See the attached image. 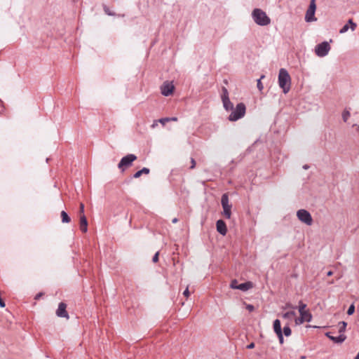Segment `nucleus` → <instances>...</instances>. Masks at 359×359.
Segmentation results:
<instances>
[{"label":"nucleus","instance_id":"11","mask_svg":"<svg viewBox=\"0 0 359 359\" xmlns=\"http://www.w3.org/2000/svg\"><path fill=\"white\" fill-rule=\"evenodd\" d=\"M216 227H217V231L220 234H222V236H225L226 234L227 228H226V223L223 220H222V219L217 220L216 222Z\"/></svg>","mask_w":359,"mask_h":359},{"label":"nucleus","instance_id":"13","mask_svg":"<svg viewBox=\"0 0 359 359\" xmlns=\"http://www.w3.org/2000/svg\"><path fill=\"white\" fill-rule=\"evenodd\" d=\"M88 222L86 216L82 215L80 216V229L82 232L86 233L88 230Z\"/></svg>","mask_w":359,"mask_h":359},{"label":"nucleus","instance_id":"5","mask_svg":"<svg viewBox=\"0 0 359 359\" xmlns=\"http://www.w3.org/2000/svg\"><path fill=\"white\" fill-rule=\"evenodd\" d=\"M330 46L328 42L323 41L315 47V53L318 57H323L326 56L330 50Z\"/></svg>","mask_w":359,"mask_h":359},{"label":"nucleus","instance_id":"32","mask_svg":"<svg viewBox=\"0 0 359 359\" xmlns=\"http://www.w3.org/2000/svg\"><path fill=\"white\" fill-rule=\"evenodd\" d=\"M355 311V306L353 304H351L348 309V311H347V314L351 316L352 315Z\"/></svg>","mask_w":359,"mask_h":359},{"label":"nucleus","instance_id":"26","mask_svg":"<svg viewBox=\"0 0 359 359\" xmlns=\"http://www.w3.org/2000/svg\"><path fill=\"white\" fill-rule=\"evenodd\" d=\"M264 75H262V76L260 77V79H259L257 80V88H258V89H259V91H262V90H263V88H264L263 84H262V81H261V80H262V79H264Z\"/></svg>","mask_w":359,"mask_h":359},{"label":"nucleus","instance_id":"23","mask_svg":"<svg viewBox=\"0 0 359 359\" xmlns=\"http://www.w3.org/2000/svg\"><path fill=\"white\" fill-rule=\"evenodd\" d=\"M311 320L306 318H304V316H300L299 318H295V323L297 325H301L302 323H304V322H311Z\"/></svg>","mask_w":359,"mask_h":359},{"label":"nucleus","instance_id":"9","mask_svg":"<svg viewBox=\"0 0 359 359\" xmlns=\"http://www.w3.org/2000/svg\"><path fill=\"white\" fill-rule=\"evenodd\" d=\"M67 304L64 302H60L58 305V308L56 311V315L60 318H69V314L66 311Z\"/></svg>","mask_w":359,"mask_h":359},{"label":"nucleus","instance_id":"33","mask_svg":"<svg viewBox=\"0 0 359 359\" xmlns=\"http://www.w3.org/2000/svg\"><path fill=\"white\" fill-rule=\"evenodd\" d=\"M159 123H162L163 125H164L165 123L170 121V118H160L158 120Z\"/></svg>","mask_w":359,"mask_h":359},{"label":"nucleus","instance_id":"18","mask_svg":"<svg viewBox=\"0 0 359 359\" xmlns=\"http://www.w3.org/2000/svg\"><path fill=\"white\" fill-rule=\"evenodd\" d=\"M150 172L149 169L147 168H143L142 169H141L140 170H138L137 172H136L133 177L135 178H138L140 177L142 174H149Z\"/></svg>","mask_w":359,"mask_h":359},{"label":"nucleus","instance_id":"35","mask_svg":"<svg viewBox=\"0 0 359 359\" xmlns=\"http://www.w3.org/2000/svg\"><path fill=\"white\" fill-rule=\"evenodd\" d=\"M278 337V339H279V342L280 344H283V342H284V339H283V332L280 333V334H277Z\"/></svg>","mask_w":359,"mask_h":359},{"label":"nucleus","instance_id":"48","mask_svg":"<svg viewBox=\"0 0 359 359\" xmlns=\"http://www.w3.org/2000/svg\"><path fill=\"white\" fill-rule=\"evenodd\" d=\"M354 359H359V352L358 353Z\"/></svg>","mask_w":359,"mask_h":359},{"label":"nucleus","instance_id":"6","mask_svg":"<svg viewBox=\"0 0 359 359\" xmlns=\"http://www.w3.org/2000/svg\"><path fill=\"white\" fill-rule=\"evenodd\" d=\"M137 159V156L135 154H128L123 157L118 164V168L121 170L122 172L125 170V168L129 167L132 165L133 162Z\"/></svg>","mask_w":359,"mask_h":359},{"label":"nucleus","instance_id":"14","mask_svg":"<svg viewBox=\"0 0 359 359\" xmlns=\"http://www.w3.org/2000/svg\"><path fill=\"white\" fill-rule=\"evenodd\" d=\"M315 11L308 9L306 13L305 20L306 22H313L316 20V18H315Z\"/></svg>","mask_w":359,"mask_h":359},{"label":"nucleus","instance_id":"34","mask_svg":"<svg viewBox=\"0 0 359 359\" xmlns=\"http://www.w3.org/2000/svg\"><path fill=\"white\" fill-rule=\"evenodd\" d=\"M79 214L80 216L84 215V205L82 203H80Z\"/></svg>","mask_w":359,"mask_h":359},{"label":"nucleus","instance_id":"31","mask_svg":"<svg viewBox=\"0 0 359 359\" xmlns=\"http://www.w3.org/2000/svg\"><path fill=\"white\" fill-rule=\"evenodd\" d=\"M349 29V26H348V24H346L344 25L342 28L339 30V33L340 34H344L345 32H346Z\"/></svg>","mask_w":359,"mask_h":359},{"label":"nucleus","instance_id":"2","mask_svg":"<svg viewBox=\"0 0 359 359\" xmlns=\"http://www.w3.org/2000/svg\"><path fill=\"white\" fill-rule=\"evenodd\" d=\"M254 21L260 26H266L270 24L271 20L266 13L259 8H255L252 13Z\"/></svg>","mask_w":359,"mask_h":359},{"label":"nucleus","instance_id":"3","mask_svg":"<svg viewBox=\"0 0 359 359\" xmlns=\"http://www.w3.org/2000/svg\"><path fill=\"white\" fill-rule=\"evenodd\" d=\"M231 111L232 112L229 116V120L230 121H236L245 116L246 107L243 102H241L238 103L236 108H233Z\"/></svg>","mask_w":359,"mask_h":359},{"label":"nucleus","instance_id":"7","mask_svg":"<svg viewBox=\"0 0 359 359\" xmlns=\"http://www.w3.org/2000/svg\"><path fill=\"white\" fill-rule=\"evenodd\" d=\"M297 216L301 222L305 223L306 224H312L313 219L311 215L307 210L304 209L299 210L297 212Z\"/></svg>","mask_w":359,"mask_h":359},{"label":"nucleus","instance_id":"15","mask_svg":"<svg viewBox=\"0 0 359 359\" xmlns=\"http://www.w3.org/2000/svg\"><path fill=\"white\" fill-rule=\"evenodd\" d=\"M252 287V283L248 281V282H245V283L239 284L238 290H240L241 291H244L245 292V291H247V290H248L249 289H250Z\"/></svg>","mask_w":359,"mask_h":359},{"label":"nucleus","instance_id":"27","mask_svg":"<svg viewBox=\"0 0 359 359\" xmlns=\"http://www.w3.org/2000/svg\"><path fill=\"white\" fill-rule=\"evenodd\" d=\"M238 283L237 281V280L234 279L231 282V284H230V287L232 288V289H238Z\"/></svg>","mask_w":359,"mask_h":359},{"label":"nucleus","instance_id":"49","mask_svg":"<svg viewBox=\"0 0 359 359\" xmlns=\"http://www.w3.org/2000/svg\"><path fill=\"white\" fill-rule=\"evenodd\" d=\"M301 359H305V356H302Z\"/></svg>","mask_w":359,"mask_h":359},{"label":"nucleus","instance_id":"41","mask_svg":"<svg viewBox=\"0 0 359 359\" xmlns=\"http://www.w3.org/2000/svg\"><path fill=\"white\" fill-rule=\"evenodd\" d=\"M255 347V343L252 342L247 346V348L252 349Z\"/></svg>","mask_w":359,"mask_h":359},{"label":"nucleus","instance_id":"10","mask_svg":"<svg viewBox=\"0 0 359 359\" xmlns=\"http://www.w3.org/2000/svg\"><path fill=\"white\" fill-rule=\"evenodd\" d=\"M161 93L164 96H169L171 95L174 90L173 85L169 83H164L163 85L161 88Z\"/></svg>","mask_w":359,"mask_h":359},{"label":"nucleus","instance_id":"1","mask_svg":"<svg viewBox=\"0 0 359 359\" xmlns=\"http://www.w3.org/2000/svg\"><path fill=\"white\" fill-rule=\"evenodd\" d=\"M291 79L287 71L283 68L280 69L278 74V84L283 89L284 93L289 92L290 89Z\"/></svg>","mask_w":359,"mask_h":359},{"label":"nucleus","instance_id":"17","mask_svg":"<svg viewBox=\"0 0 359 359\" xmlns=\"http://www.w3.org/2000/svg\"><path fill=\"white\" fill-rule=\"evenodd\" d=\"M273 330L276 334L283 332L281 329V323L278 319H276L273 321Z\"/></svg>","mask_w":359,"mask_h":359},{"label":"nucleus","instance_id":"40","mask_svg":"<svg viewBox=\"0 0 359 359\" xmlns=\"http://www.w3.org/2000/svg\"><path fill=\"white\" fill-rule=\"evenodd\" d=\"M286 308H288V309H296V306L292 305L291 304H286Z\"/></svg>","mask_w":359,"mask_h":359},{"label":"nucleus","instance_id":"28","mask_svg":"<svg viewBox=\"0 0 359 359\" xmlns=\"http://www.w3.org/2000/svg\"><path fill=\"white\" fill-rule=\"evenodd\" d=\"M308 9L313 10L316 11V0H311L310 5Z\"/></svg>","mask_w":359,"mask_h":359},{"label":"nucleus","instance_id":"25","mask_svg":"<svg viewBox=\"0 0 359 359\" xmlns=\"http://www.w3.org/2000/svg\"><path fill=\"white\" fill-rule=\"evenodd\" d=\"M283 333L286 337H289L291 334L292 331L288 325H286L283 327Z\"/></svg>","mask_w":359,"mask_h":359},{"label":"nucleus","instance_id":"42","mask_svg":"<svg viewBox=\"0 0 359 359\" xmlns=\"http://www.w3.org/2000/svg\"><path fill=\"white\" fill-rule=\"evenodd\" d=\"M158 122H159L158 120V121H154L153 124L151 125V128H154L156 126H157Z\"/></svg>","mask_w":359,"mask_h":359},{"label":"nucleus","instance_id":"29","mask_svg":"<svg viewBox=\"0 0 359 359\" xmlns=\"http://www.w3.org/2000/svg\"><path fill=\"white\" fill-rule=\"evenodd\" d=\"M104 11L105 12V13L108 15H111V16H114L115 15V13H112L110 9L109 8V7H107V6H104Z\"/></svg>","mask_w":359,"mask_h":359},{"label":"nucleus","instance_id":"37","mask_svg":"<svg viewBox=\"0 0 359 359\" xmlns=\"http://www.w3.org/2000/svg\"><path fill=\"white\" fill-rule=\"evenodd\" d=\"M246 309L247 310H248L250 312L254 311L255 309V307L254 306L251 305V304H248L247 306H246Z\"/></svg>","mask_w":359,"mask_h":359},{"label":"nucleus","instance_id":"16","mask_svg":"<svg viewBox=\"0 0 359 359\" xmlns=\"http://www.w3.org/2000/svg\"><path fill=\"white\" fill-rule=\"evenodd\" d=\"M223 107L226 111H231L233 109V104L231 102L230 99L222 100Z\"/></svg>","mask_w":359,"mask_h":359},{"label":"nucleus","instance_id":"44","mask_svg":"<svg viewBox=\"0 0 359 359\" xmlns=\"http://www.w3.org/2000/svg\"><path fill=\"white\" fill-rule=\"evenodd\" d=\"M327 275L328 276H332V271H328V272L327 273Z\"/></svg>","mask_w":359,"mask_h":359},{"label":"nucleus","instance_id":"39","mask_svg":"<svg viewBox=\"0 0 359 359\" xmlns=\"http://www.w3.org/2000/svg\"><path fill=\"white\" fill-rule=\"evenodd\" d=\"M183 294L187 297L189 296V291L188 287H187L186 290L184 291Z\"/></svg>","mask_w":359,"mask_h":359},{"label":"nucleus","instance_id":"4","mask_svg":"<svg viewBox=\"0 0 359 359\" xmlns=\"http://www.w3.org/2000/svg\"><path fill=\"white\" fill-rule=\"evenodd\" d=\"M221 204L223 208V216L226 219H230L231 216V207L232 205L229 203L228 194H224L222 196Z\"/></svg>","mask_w":359,"mask_h":359},{"label":"nucleus","instance_id":"47","mask_svg":"<svg viewBox=\"0 0 359 359\" xmlns=\"http://www.w3.org/2000/svg\"><path fill=\"white\" fill-rule=\"evenodd\" d=\"M41 296V294H36V299H39Z\"/></svg>","mask_w":359,"mask_h":359},{"label":"nucleus","instance_id":"30","mask_svg":"<svg viewBox=\"0 0 359 359\" xmlns=\"http://www.w3.org/2000/svg\"><path fill=\"white\" fill-rule=\"evenodd\" d=\"M347 24H348V25H351V29L352 31H354L357 25L355 22H353V21L351 19L348 20Z\"/></svg>","mask_w":359,"mask_h":359},{"label":"nucleus","instance_id":"12","mask_svg":"<svg viewBox=\"0 0 359 359\" xmlns=\"http://www.w3.org/2000/svg\"><path fill=\"white\" fill-rule=\"evenodd\" d=\"M332 332H327L326 333V336L330 339L332 341H333L334 343L340 344L345 341L346 339V337L344 335V334H339L337 337H334L331 335Z\"/></svg>","mask_w":359,"mask_h":359},{"label":"nucleus","instance_id":"36","mask_svg":"<svg viewBox=\"0 0 359 359\" xmlns=\"http://www.w3.org/2000/svg\"><path fill=\"white\" fill-rule=\"evenodd\" d=\"M158 255H159V252H157L154 255V257H153V258H152V261H153V262L156 263V262H158Z\"/></svg>","mask_w":359,"mask_h":359},{"label":"nucleus","instance_id":"46","mask_svg":"<svg viewBox=\"0 0 359 359\" xmlns=\"http://www.w3.org/2000/svg\"><path fill=\"white\" fill-rule=\"evenodd\" d=\"M309 168V167L308 165H305L303 166V168L305 169V170L308 169Z\"/></svg>","mask_w":359,"mask_h":359},{"label":"nucleus","instance_id":"21","mask_svg":"<svg viewBox=\"0 0 359 359\" xmlns=\"http://www.w3.org/2000/svg\"><path fill=\"white\" fill-rule=\"evenodd\" d=\"M347 323L345 321H341L338 324L339 334H344L346 330Z\"/></svg>","mask_w":359,"mask_h":359},{"label":"nucleus","instance_id":"19","mask_svg":"<svg viewBox=\"0 0 359 359\" xmlns=\"http://www.w3.org/2000/svg\"><path fill=\"white\" fill-rule=\"evenodd\" d=\"M295 316H296V312L293 310L287 311L283 315V318L288 319V320H291V319L294 318Z\"/></svg>","mask_w":359,"mask_h":359},{"label":"nucleus","instance_id":"45","mask_svg":"<svg viewBox=\"0 0 359 359\" xmlns=\"http://www.w3.org/2000/svg\"><path fill=\"white\" fill-rule=\"evenodd\" d=\"M177 119L176 117L170 118V121H177Z\"/></svg>","mask_w":359,"mask_h":359},{"label":"nucleus","instance_id":"24","mask_svg":"<svg viewBox=\"0 0 359 359\" xmlns=\"http://www.w3.org/2000/svg\"><path fill=\"white\" fill-rule=\"evenodd\" d=\"M350 111L349 110L345 109L344 112L342 113V118L344 122H346L348 118L350 117Z\"/></svg>","mask_w":359,"mask_h":359},{"label":"nucleus","instance_id":"20","mask_svg":"<svg viewBox=\"0 0 359 359\" xmlns=\"http://www.w3.org/2000/svg\"><path fill=\"white\" fill-rule=\"evenodd\" d=\"M61 218H62V222L63 223H69L71 220L68 214L64 210H62L61 212Z\"/></svg>","mask_w":359,"mask_h":359},{"label":"nucleus","instance_id":"8","mask_svg":"<svg viewBox=\"0 0 359 359\" xmlns=\"http://www.w3.org/2000/svg\"><path fill=\"white\" fill-rule=\"evenodd\" d=\"M306 304L303 303L302 301L299 302V313L300 316H304L309 320H312V315L309 310L306 309Z\"/></svg>","mask_w":359,"mask_h":359},{"label":"nucleus","instance_id":"22","mask_svg":"<svg viewBox=\"0 0 359 359\" xmlns=\"http://www.w3.org/2000/svg\"><path fill=\"white\" fill-rule=\"evenodd\" d=\"M221 99L222 101L229 99L228 90L225 87L222 88Z\"/></svg>","mask_w":359,"mask_h":359},{"label":"nucleus","instance_id":"43","mask_svg":"<svg viewBox=\"0 0 359 359\" xmlns=\"http://www.w3.org/2000/svg\"><path fill=\"white\" fill-rule=\"evenodd\" d=\"M177 221H178L177 218H174V219H172V223H177Z\"/></svg>","mask_w":359,"mask_h":359},{"label":"nucleus","instance_id":"38","mask_svg":"<svg viewBox=\"0 0 359 359\" xmlns=\"http://www.w3.org/2000/svg\"><path fill=\"white\" fill-rule=\"evenodd\" d=\"M191 165L190 166V168L193 169L196 166V161L193 158L191 159Z\"/></svg>","mask_w":359,"mask_h":359}]
</instances>
